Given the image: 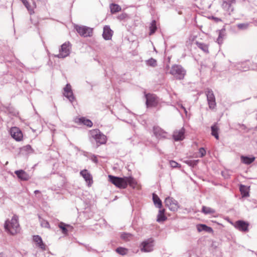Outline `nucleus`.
Wrapping results in <instances>:
<instances>
[{"label":"nucleus","mask_w":257,"mask_h":257,"mask_svg":"<svg viewBox=\"0 0 257 257\" xmlns=\"http://www.w3.org/2000/svg\"><path fill=\"white\" fill-rule=\"evenodd\" d=\"M109 181L117 188L124 189L128 184L131 187H134L136 182L132 177H118L108 175Z\"/></svg>","instance_id":"obj_1"},{"label":"nucleus","mask_w":257,"mask_h":257,"mask_svg":"<svg viewBox=\"0 0 257 257\" xmlns=\"http://www.w3.org/2000/svg\"><path fill=\"white\" fill-rule=\"evenodd\" d=\"M6 231L12 235H15L20 231L18 217L14 215L11 220H8L5 223Z\"/></svg>","instance_id":"obj_2"},{"label":"nucleus","mask_w":257,"mask_h":257,"mask_svg":"<svg viewBox=\"0 0 257 257\" xmlns=\"http://www.w3.org/2000/svg\"><path fill=\"white\" fill-rule=\"evenodd\" d=\"M220 3L225 16H230L234 12L236 0H220Z\"/></svg>","instance_id":"obj_3"},{"label":"nucleus","mask_w":257,"mask_h":257,"mask_svg":"<svg viewBox=\"0 0 257 257\" xmlns=\"http://www.w3.org/2000/svg\"><path fill=\"white\" fill-rule=\"evenodd\" d=\"M90 138L93 139L97 146L105 144L106 142V137L103 135L99 130L94 129L89 131Z\"/></svg>","instance_id":"obj_4"},{"label":"nucleus","mask_w":257,"mask_h":257,"mask_svg":"<svg viewBox=\"0 0 257 257\" xmlns=\"http://www.w3.org/2000/svg\"><path fill=\"white\" fill-rule=\"evenodd\" d=\"M71 50V44L69 42H66L63 44L59 50V54L55 55V57L64 58L69 55Z\"/></svg>","instance_id":"obj_5"},{"label":"nucleus","mask_w":257,"mask_h":257,"mask_svg":"<svg viewBox=\"0 0 257 257\" xmlns=\"http://www.w3.org/2000/svg\"><path fill=\"white\" fill-rule=\"evenodd\" d=\"M170 73L176 79H182L184 77L186 71L181 66L175 65L172 67Z\"/></svg>","instance_id":"obj_6"},{"label":"nucleus","mask_w":257,"mask_h":257,"mask_svg":"<svg viewBox=\"0 0 257 257\" xmlns=\"http://www.w3.org/2000/svg\"><path fill=\"white\" fill-rule=\"evenodd\" d=\"M75 29L80 36L84 37H91L93 34V29L85 26L76 25Z\"/></svg>","instance_id":"obj_7"},{"label":"nucleus","mask_w":257,"mask_h":257,"mask_svg":"<svg viewBox=\"0 0 257 257\" xmlns=\"http://www.w3.org/2000/svg\"><path fill=\"white\" fill-rule=\"evenodd\" d=\"M205 93L207 96L209 107L210 109L215 108L216 105V103L215 101V96L213 91L210 89L207 88L205 91Z\"/></svg>","instance_id":"obj_8"},{"label":"nucleus","mask_w":257,"mask_h":257,"mask_svg":"<svg viewBox=\"0 0 257 257\" xmlns=\"http://www.w3.org/2000/svg\"><path fill=\"white\" fill-rule=\"evenodd\" d=\"M165 203L166 206L171 211H177L179 207L178 202L172 197H168L166 198Z\"/></svg>","instance_id":"obj_9"},{"label":"nucleus","mask_w":257,"mask_h":257,"mask_svg":"<svg viewBox=\"0 0 257 257\" xmlns=\"http://www.w3.org/2000/svg\"><path fill=\"white\" fill-rule=\"evenodd\" d=\"M154 240L150 238L143 241L141 244V250L143 252H151L153 250Z\"/></svg>","instance_id":"obj_10"},{"label":"nucleus","mask_w":257,"mask_h":257,"mask_svg":"<svg viewBox=\"0 0 257 257\" xmlns=\"http://www.w3.org/2000/svg\"><path fill=\"white\" fill-rule=\"evenodd\" d=\"M12 137L17 141H21L23 139V134L19 128L12 127L10 130Z\"/></svg>","instance_id":"obj_11"},{"label":"nucleus","mask_w":257,"mask_h":257,"mask_svg":"<svg viewBox=\"0 0 257 257\" xmlns=\"http://www.w3.org/2000/svg\"><path fill=\"white\" fill-rule=\"evenodd\" d=\"M146 104L147 107L155 106L157 104L158 101L156 96L154 94H148L146 95Z\"/></svg>","instance_id":"obj_12"},{"label":"nucleus","mask_w":257,"mask_h":257,"mask_svg":"<svg viewBox=\"0 0 257 257\" xmlns=\"http://www.w3.org/2000/svg\"><path fill=\"white\" fill-rule=\"evenodd\" d=\"M64 95L67 97L71 102L74 99V96L71 88V86L69 84H67L64 88Z\"/></svg>","instance_id":"obj_13"},{"label":"nucleus","mask_w":257,"mask_h":257,"mask_svg":"<svg viewBox=\"0 0 257 257\" xmlns=\"http://www.w3.org/2000/svg\"><path fill=\"white\" fill-rule=\"evenodd\" d=\"M185 129L182 127L179 130H176L174 132L173 138L175 141H182L185 138Z\"/></svg>","instance_id":"obj_14"},{"label":"nucleus","mask_w":257,"mask_h":257,"mask_svg":"<svg viewBox=\"0 0 257 257\" xmlns=\"http://www.w3.org/2000/svg\"><path fill=\"white\" fill-rule=\"evenodd\" d=\"M234 226L239 231H246L248 230V224L245 221L239 220L235 222Z\"/></svg>","instance_id":"obj_15"},{"label":"nucleus","mask_w":257,"mask_h":257,"mask_svg":"<svg viewBox=\"0 0 257 257\" xmlns=\"http://www.w3.org/2000/svg\"><path fill=\"white\" fill-rule=\"evenodd\" d=\"M15 173L18 178L22 181H27L30 178V175L23 170H17Z\"/></svg>","instance_id":"obj_16"},{"label":"nucleus","mask_w":257,"mask_h":257,"mask_svg":"<svg viewBox=\"0 0 257 257\" xmlns=\"http://www.w3.org/2000/svg\"><path fill=\"white\" fill-rule=\"evenodd\" d=\"M112 34L113 31L110 29L109 26H105L102 34L103 38L106 40H109L111 39Z\"/></svg>","instance_id":"obj_17"},{"label":"nucleus","mask_w":257,"mask_h":257,"mask_svg":"<svg viewBox=\"0 0 257 257\" xmlns=\"http://www.w3.org/2000/svg\"><path fill=\"white\" fill-rule=\"evenodd\" d=\"M153 132L154 135L158 138H165L166 137L167 133L159 126H154Z\"/></svg>","instance_id":"obj_18"},{"label":"nucleus","mask_w":257,"mask_h":257,"mask_svg":"<svg viewBox=\"0 0 257 257\" xmlns=\"http://www.w3.org/2000/svg\"><path fill=\"white\" fill-rule=\"evenodd\" d=\"M80 173L86 182L88 183V185L92 183V177L87 170H83Z\"/></svg>","instance_id":"obj_19"},{"label":"nucleus","mask_w":257,"mask_h":257,"mask_svg":"<svg viewBox=\"0 0 257 257\" xmlns=\"http://www.w3.org/2000/svg\"><path fill=\"white\" fill-rule=\"evenodd\" d=\"M196 228L198 232L205 231L206 232H213V229L211 227L203 224H199L196 225Z\"/></svg>","instance_id":"obj_20"},{"label":"nucleus","mask_w":257,"mask_h":257,"mask_svg":"<svg viewBox=\"0 0 257 257\" xmlns=\"http://www.w3.org/2000/svg\"><path fill=\"white\" fill-rule=\"evenodd\" d=\"M26 8L27 9L28 11L29 12L30 15H32L34 13V8L36 7V4L35 2H33V8H32L30 6L29 2L27 0H20Z\"/></svg>","instance_id":"obj_21"},{"label":"nucleus","mask_w":257,"mask_h":257,"mask_svg":"<svg viewBox=\"0 0 257 257\" xmlns=\"http://www.w3.org/2000/svg\"><path fill=\"white\" fill-rule=\"evenodd\" d=\"M34 241L37 243L38 245L42 249H45V245L43 243L42 238L39 235L34 236Z\"/></svg>","instance_id":"obj_22"},{"label":"nucleus","mask_w":257,"mask_h":257,"mask_svg":"<svg viewBox=\"0 0 257 257\" xmlns=\"http://www.w3.org/2000/svg\"><path fill=\"white\" fill-rule=\"evenodd\" d=\"M153 200L156 207L159 208H161L162 207V201L158 196L155 193L153 194Z\"/></svg>","instance_id":"obj_23"},{"label":"nucleus","mask_w":257,"mask_h":257,"mask_svg":"<svg viewBox=\"0 0 257 257\" xmlns=\"http://www.w3.org/2000/svg\"><path fill=\"white\" fill-rule=\"evenodd\" d=\"M165 210L160 209L159 211V213L157 215V221L158 222H161L162 221H164L167 219V217L164 214Z\"/></svg>","instance_id":"obj_24"},{"label":"nucleus","mask_w":257,"mask_h":257,"mask_svg":"<svg viewBox=\"0 0 257 257\" xmlns=\"http://www.w3.org/2000/svg\"><path fill=\"white\" fill-rule=\"evenodd\" d=\"M255 160L254 157H245V156H241V162L245 164H250L252 162H253Z\"/></svg>","instance_id":"obj_25"},{"label":"nucleus","mask_w":257,"mask_h":257,"mask_svg":"<svg viewBox=\"0 0 257 257\" xmlns=\"http://www.w3.org/2000/svg\"><path fill=\"white\" fill-rule=\"evenodd\" d=\"M211 135L214 136L216 139L218 140L219 139V135H218V130L219 128L218 126L214 124L212 125L211 127Z\"/></svg>","instance_id":"obj_26"},{"label":"nucleus","mask_w":257,"mask_h":257,"mask_svg":"<svg viewBox=\"0 0 257 257\" xmlns=\"http://www.w3.org/2000/svg\"><path fill=\"white\" fill-rule=\"evenodd\" d=\"M79 121L80 123H83V124L89 127L92 126L93 124L92 122L90 120L86 119L85 117L79 118Z\"/></svg>","instance_id":"obj_27"},{"label":"nucleus","mask_w":257,"mask_h":257,"mask_svg":"<svg viewBox=\"0 0 257 257\" xmlns=\"http://www.w3.org/2000/svg\"><path fill=\"white\" fill-rule=\"evenodd\" d=\"M225 36V30H221L218 32V37L217 39V42L218 44H221L223 42V38Z\"/></svg>","instance_id":"obj_28"},{"label":"nucleus","mask_w":257,"mask_h":257,"mask_svg":"<svg viewBox=\"0 0 257 257\" xmlns=\"http://www.w3.org/2000/svg\"><path fill=\"white\" fill-rule=\"evenodd\" d=\"M202 212L205 214H212L215 213V210L206 206H203L202 208Z\"/></svg>","instance_id":"obj_29"},{"label":"nucleus","mask_w":257,"mask_h":257,"mask_svg":"<svg viewBox=\"0 0 257 257\" xmlns=\"http://www.w3.org/2000/svg\"><path fill=\"white\" fill-rule=\"evenodd\" d=\"M197 47L202 50L203 52L208 53L209 52L208 51V47L207 45L202 43H199L198 42H196V43Z\"/></svg>","instance_id":"obj_30"},{"label":"nucleus","mask_w":257,"mask_h":257,"mask_svg":"<svg viewBox=\"0 0 257 257\" xmlns=\"http://www.w3.org/2000/svg\"><path fill=\"white\" fill-rule=\"evenodd\" d=\"M110 9L112 13H115L121 10V7L116 4H111L110 6Z\"/></svg>","instance_id":"obj_31"},{"label":"nucleus","mask_w":257,"mask_h":257,"mask_svg":"<svg viewBox=\"0 0 257 257\" xmlns=\"http://www.w3.org/2000/svg\"><path fill=\"white\" fill-rule=\"evenodd\" d=\"M157 30L156 21L155 20L152 21L151 26L150 27V35L153 34Z\"/></svg>","instance_id":"obj_32"},{"label":"nucleus","mask_w":257,"mask_h":257,"mask_svg":"<svg viewBox=\"0 0 257 257\" xmlns=\"http://www.w3.org/2000/svg\"><path fill=\"white\" fill-rule=\"evenodd\" d=\"M146 64L148 66H152V67H156L157 65V62L156 60H155L154 58H150L148 60H147L146 61Z\"/></svg>","instance_id":"obj_33"},{"label":"nucleus","mask_w":257,"mask_h":257,"mask_svg":"<svg viewBox=\"0 0 257 257\" xmlns=\"http://www.w3.org/2000/svg\"><path fill=\"white\" fill-rule=\"evenodd\" d=\"M116 251L119 254L125 255L127 254L128 250L125 248L119 247L116 248Z\"/></svg>","instance_id":"obj_34"},{"label":"nucleus","mask_w":257,"mask_h":257,"mask_svg":"<svg viewBox=\"0 0 257 257\" xmlns=\"http://www.w3.org/2000/svg\"><path fill=\"white\" fill-rule=\"evenodd\" d=\"M40 223H41V226L43 227H45V228H49L50 227V224L47 220H45L44 219H41Z\"/></svg>","instance_id":"obj_35"},{"label":"nucleus","mask_w":257,"mask_h":257,"mask_svg":"<svg viewBox=\"0 0 257 257\" xmlns=\"http://www.w3.org/2000/svg\"><path fill=\"white\" fill-rule=\"evenodd\" d=\"M58 226H59V227L62 230L63 233L67 234L68 230H67V228H66V225L65 223H64L63 222H61L59 224Z\"/></svg>","instance_id":"obj_36"},{"label":"nucleus","mask_w":257,"mask_h":257,"mask_svg":"<svg viewBox=\"0 0 257 257\" xmlns=\"http://www.w3.org/2000/svg\"><path fill=\"white\" fill-rule=\"evenodd\" d=\"M237 28L241 30H245L247 29L248 27V24L247 23H241V24H238L237 25Z\"/></svg>","instance_id":"obj_37"},{"label":"nucleus","mask_w":257,"mask_h":257,"mask_svg":"<svg viewBox=\"0 0 257 257\" xmlns=\"http://www.w3.org/2000/svg\"><path fill=\"white\" fill-rule=\"evenodd\" d=\"M199 153L200 154V157H203L206 154V151L204 148H201L199 150Z\"/></svg>","instance_id":"obj_38"},{"label":"nucleus","mask_w":257,"mask_h":257,"mask_svg":"<svg viewBox=\"0 0 257 257\" xmlns=\"http://www.w3.org/2000/svg\"><path fill=\"white\" fill-rule=\"evenodd\" d=\"M170 165L171 166V167H172V168L177 167L179 165L178 163H177L176 162H175L174 161H171L170 162Z\"/></svg>","instance_id":"obj_39"},{"label":"nucleus","mask_w":257,"mask_h":257,"mask_svg":"<svg viewBox=\"0 0 257 257\" xmlns=\"http://www.w3.org/2000/svg\"><path fill=\"white\" fill-rule=\"evenodd\" d=\"M131 236H132V235L130 233H123V234H122L121 235V238L123 239H128Z\"/></svg>","instance_id":"obj_40"},{"label":"nucleus","mask_w":257,"mask_h":257,"mask_svg":"<svg viewBox=\"0 0 257 257\" xmlns=\"http://www.w3.org/2000/svg\"><path fill=\"white\" fill-rule=\"evenodd\" d=\"M244 188V186L241 185L240 187V190L241 193L243 194V196H248V193L247 192H244L243 193V188Z\"/></svg>","instance_id":"obj_41"},{"label":"nucleus","mask_w":257,"mask_h":257,"mask_svg":"<svg viewBox=\"0 0 257 257\" xmlns=\"http://www.w3.org/2000/svg\"><path fill=\"white\" fill-rule=\"evenodd\" d=\"M237 125L238 127L241 130H245L246 128V126L243 124L238 123Z\"/></svg>","instance_id":"obj_42"},{"label":"nucleus","mask_w":257,"mask_h":257,"mask_svg":"<svg viewBox=\"0 0 257 257\" xmlns=\"http://www.w3.org/2000/svg\"><path fill=\"white\" fill-rule=\"evenodd\" d=\"M213 19H214V21L217 22L222 21V20L219 18L213 17Z\"/></svg>","instance_id":"obj_43"},{"label":"nucleus","mask_w":257,"mask_h":257,"mask_svg":"<svg viewBox=\"0 0 257 257\" xmlns=\"http://www.w3.org/2000/svg\"><path fill=\"white\" fill-rule=\"evenodd\" d=\"M25 148H26V149L27 150H28H28H31V149H32L31 147V146H30V145H27V146H26L25 147Z\"/></svg>","instance_id":"obj_44"},{"label":"nucleus","mask_w":257,"mask_h":257,"mask_svg":"<svg viewBox=\"0 0 257 257\" xmlns=\"http://www.w3.org/2000/svg\"><path fill=\"white\" fill-rule=\"evenodd\" d=\"M181 107L184 110V111L185 112V113L187 114V111L186 108L182 105H181Z\"/></svg>","instance_id":"obj_45"},{"label":"nucleus","mask_w":257,"mask_h":257,"mask_svg":"<svg viewBox=\"0 0 257 257\" xmlns=\"http://www.w3.org/2000/svg\"><path fill=\"white\" fill-rule=\"evenodd\" d=\"M0 257H5L4 254L2 253H0Z\"/></svg>","instance_id":"obj_46"},{"label":"nucleus","mask_w":257,"mask_h":257,"mask_svg":"<svg viewBox=\"0 0 257 257\" xmlns=\"http://www.w3.org/2000/svg\"><path fill=\"white\" fill-rule=\"evenodd\" d=\"M39 190H35V192H34V193H35V194H37V193H39Z\"/></svg>","instance_id":"obj_47"},{"label":"nucleus","mask_w":257,"mask_h":257,"mask_svg":"<svg viewBox=\"0 0 257 257\" xmlns=\"http://www.w3.org/2000/svg\"><path fill=\"white\" fill-rule=\"evenodd\" d=\"M93 161H94L95 162H97L96 160H95V159H94Z\"/></svg>","instance_id":"obj_48"},{"label":"nucleus","mask_w":257,"mask_h":257,"mask_svg":"<svg viewBox=\"0 0 257 257\" xmlns=\"http://www.w3.org/2000/svg\"><path fill=\"white\" fill-rule=\"evenodd\" d=\"M243 189H244V187L243 188V193L244 192H245V191H244V190H243Z\"/></svg>","instance_id":"obj_49"}]
</instances>
